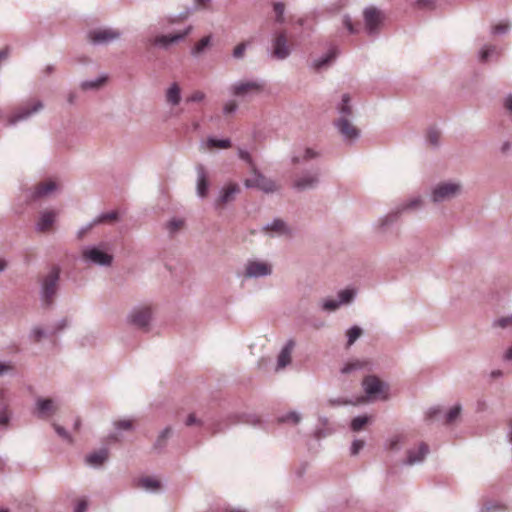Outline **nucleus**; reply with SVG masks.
<instances>
[{"label":"nucleus","instance_id":"1","mask_svg":"<svg viewBox=\"0 0 512 512\" xmlns=\"http://www.w3.org/2000/svg\"><path fill=\"white\" fill-rule=\"evenodd\" d=\"M61 268L53 265L49 271L42 275L39 279L40 283V299L42 303L49 307L54 303L60 286Z\"/></svg>","mask_w":512,"mask_h":512},{"label":"nucleus","instance_id":"2","mask_svg":"<svg viewBox=\"0 0 512 512\" xmlns=\"http://www.w3.org/2000/svg\"><path fill=\"white\" fill-rule=\"evenodd\" d=\"M81 259L87 265L110 267L114 258L109 252L108 245L101 242L98 245L84 246L81 250Z\"/></svg>","mask_w":512,"mask_h":512},{"label":"nucleus","instance_id":"3","mask_svg":"<svg viewBox=\"0 0 512 512\" xmlns=\"http://www.w3.org/2000/svg\"><path fill=\"white\" fill-rule=\"evenodd\" d=\"M462 190L463 186L460 181L439 182L431 189L430 199L435 204L450 201L458 197Z\"/></svg>","mask_w":512,"mask_h":512},{"label":"nucleus","instance_id":"4","mask_svg":"<svg viewBox=\"0 0 512 512\" xmlns=\"http://www.w3.org/2000/svg\"><path fill=\"white\" fill-rule=\"evenodd\" d=\"M320 183V169L312 167L296 173L293 177L291 187L297 192L313 190L318 187Z\"/></svg>","mask_w":512,"mask_h":512},{"label":"nucleus","instance_id":"5","mask_svg":"<svg viewBox=\"0 0 512 512\" xmlns=\"http://www.w3.org/2000/svg\"><path fill=\"white\" fill-rule=\"evenodd\" d=\"M152 307L148 305L134 307L127 315V323L145 332L149 331L152 321Z\"/></svg>","mask_w":512,"mask_h":512},{"label":"nucleus","instance_id":"6","mask_svg":"<svg viewBox=\"0 0 512 512\" xmlns=\"http://www.w3.org/2000/svg\"><path fill=\"white\" fill-rule=\"evenodd\" d=\"M363 389L370 399H383L386 400L387 385L374 375L366 376L362 381Z\"/></svg>","mask_w":512,"mask_h":512},{"label":"nucleus","instance_id":"7","mask_svg":"<svg viewBox=\"0 0 512 512\" xmlns=\"http://www.w3.org/2000/svg\"><path fill=\"white\" fill-rule=\"evenodd\" d=\"M253 176L249 179H246L244 184L247 188H258L264 193H274L277 191V185L275 181L270 178H267L260 171H258L255 166H252Z\"/></svg>","mask_w":512,"mask_h":512},{"label":"nucleus","instance_id":"8","mask_svg":"<svg viewBox=\"0 0 512 512\" xmlns=\"http://www.w3.org/2000/svg\"><path fill=\"white\" fill-rule=\"evenodd\" d=\"M43 108V104L40 100L32 99L27 103L17 107L9 116L10 124H15L18 121L28 119L34 113L40 111Z\"/></svg>","mask_w":512,"mask_h":512},{"label":"nucleus","instance_id":"9","mask_svg":"<svg viewBox=\"0 0 512 512\" xmlns=\"http://www.w3.org/2000/svg\"><path fill=\"white\" fill-rule=\"evenodd\" d=\"M355 290L343 289L338 293V299L326 298L320 303V307L323 311L334 312L341 305L350 304L355 298Z\"/></svg>","mask_w":512,"mask_h":512},{"label":"nucleus","instance_id":"10","mask_svg":"<svg viewBox=\"0 0 512 512\" xmlns=\"http://www.w3.org/2000/svg\"><path fill=\"white\" fill-rule=\"evenodd\" d=\"M264 89V83L259 81H241L231 87L232 94L238 97H246L259 94Z\"/></svg>","mask_w":512,"mask_h":512},{"label":"nucleus","instance_id":"11","mask_svg":"<svg viewBox=\"0 0 512 512\" xmlns=\"http://www.w3.org/2000/svg\"><path fill=\"white\" fill-rule=\"evenodd\" d=\"M272 274V266L264 261L249 260L245 266L246 278H260Z\"/></svg>","mask_w":512,"mask_h":512},{"label":"nucleus","instance_id":"12","mask_svg":"<svg viewBox=\"0 0 512 512\" xmlns=\"http://www.w3.org/2000/svg\"><path fill=\"white\" fill-rule=\"evenodd\" d=\"M290 54V45L284 31L279 32L273 39V51L272 56L276 59H285Z\"/></svg>","mask_w":512,"mask_h":512},{"label":"nucleus","instance_id":"13","mask_svg":"<svg viewBox=\"0 0 512 512\" xmlns=\"http://www.w3.org/2000/svg\"><path fill=\"white\" fill-rule=\"evenodd\" d=\"M383 19V14L374 7L367 8L364 11L365 26L369 34H374L378 31Z\"/></svg>","mask_w":512,"mask_h":512},{"label":"nucleus","instance_id":"14","mask_svg":"<svg viewBox=\"0 0 512 512\" xmlns=\"http://www.w3.org/2000/svg\"><path fill=\"white\" fill-rule=\"evenodd\" d=\"M240 193V187L236 183H230L227 186L223 187L220 192L218 198L215 200V207L222 208L225 205L231 203L235 200L236 195Z\"/></svg>","mask_w":512,"mask_h":512},{"label":"nucleus","instance_id":"15","mask_svg":"<svg viewBox=\"0 0 512 512\" xmlns=\"http://www.w3.org/2000/svg\"><path fill=\"white\" fill-rule=\"evenodd\" d=\"M120 33L112 29H97L89 32V39L94 44L109 43L119 38Z\"/></svg>","mask_w":512,"mask_h":512},{"label":"nucleus","instance_id":"16","mask_svg":"<svg viewBox=\"0 0 512 512\" xmlns=\"http://www.w3.org/2000/svg\"><path fill=\"white\" fill-rule=\"evenodd\" d=\"M57 213L53 210L42 211L35 224V230L37 232H47L51 229L56 221Z\"/></svg>","mask_w":512,"mask_h":512},{"label":"nucleus","instance_id":"17","mask_svg":"<svg viewBox=\"0 0 512 512\" xmlns=\"http://www.w3.org/2000/svg\"><path fill=\"white\" fill-rule=\"evenodd\" d=\"M57 409V404L53 399L38 398L36 400V415L39 418H45L53 415Z\"/></svg>","mask_w":512,"mask_h":512},{"label":"nucleus","instance_id":"18","mask_svg":"<svg viewBox=\"0 0 512 512\" xmlns=\"http://www.w3.org/2000/svg\"><path fill=\"white\" fill-rule=\"evenodd\" d=\"M197 185L196 192L200 198H205L208 194L209 180L205 167L202 164L196 166Z\"/></svg>","mask_w":512,"mask_h":512},{"label":"nucleus","instance_id":"19","mask_svg":"<svg viewBox=\"0 0 512 512\" xmlns=\"http://www.w3.org/2000/svg\"><path fill=\"white\" fill-rule=\"evenodd\" d=\"M190 30H191V27L187 28L183 32L170 34V35L156 36L154 39L151 40V44L156 45V46L167 47L170 44L183 39L186 35L189 34Z\"/></svg>","mask_w":512,"mask_h":512},{"label":"nucleus","instance_id":"20","mask_svg":"<svg viewBox=\"0 0 512 512\" xmlns=\"http://www.w3.org/2000/svg\"><path fill=\"white\" fill-rule=\"evenodd\" d=\"M429 452V447L425 443H421L417 449H410L407 452V459L404 461L407 465H415L424 460Z\"/></svg>","mask_w":512,"mask_h":512},{"label":"nucleus","instance_id":"21","mask_svg":"<svg viewBox=\"0 0 512 512\" xmlns=\"http://www.w3.org/2000/svg\"><path fill=\"white\" fill-rule=\"evenodd\" d=\"M57 189V185L53 181H49L46 183H39L35 186L34 190L31 192L29 199L32 201H36L40 198L46 197Z\"/></svg>","mask_w":512,"mask_h":512},{"label":"nucleus","instance_id":"22","mask_svg":"<svg viewBox=\"0 0 512 512\" xmlns=\"http://www.w3.org/2000/svg\"><path fill=\"white\" fill-rule=\"evenodd\" d=\"M264 229L266 231H271L278 236H291L292 230L282 219H274L272 222L268 223Z\"/></svg>","mask_w":512,"mask_h":512},{"label":"nucleus","instance_id":"23","mask_svg":"<svg viewBox=\"0 0 512 512\" xmlns=\"http://www.w3.org/2000/svg\"><path fill=\"white\" fill-rule=\"evenodd\" d=\"M294 341L288 340L285 346L280 351L277 358V369L285 368L291 362V352L294 348Z\"/></svg>","mask_w":512,"mask_h":512},{"label":"nucleus","instance_id":"24","mask_svg":"<svg viewBox=\"0 0 512 512\" xmlns=\"http://www.w3.org/2000/svg\"><path fill=\"white\" fill-rule=\"evenodd\" d=\"M370 370V362L367 360L354 359L347 362L341 369L342 374H351L356 371Z\"/></svg>","mask_w":512,"mask_h":512},{"label":"nucleus","instance_id":"25","mask_svg":"<svg viewBox=\"0 0 512 512\" xmlns=\"http://www.w3.org/2000/svg\"><path fill=\"white\" fill-rule=\"evenodd\" d=\"M108 459V450L100 449L86 456V463L93 467L101 466Z\"/></svg>","mask_w":512,"mask_h":512},{"label":"nucleus","instance_id":"26","mask_svg":"<svg viewBox=\"0 0 512 512\" xmlns=\"http://www.w3.org/2000/svg\"><path fill=\"white\" fill-rule=\"evenodd\" d=\"M400 210L392 211L391 213L381 217L378 220L377 229L384 233L391 227L399 218Z\"/></svg>","mask_w":512,"mask_h":512},{"label":"nucleus","instance_id":"27","mask_svg":"<svg viewBox=\"0 0 512 512\" xmlns=\"http://www.w3.org/2000/svg\"><path fill=\"white\" fill-rule=\"evenodd\" d=\"M423 135L425 144L428 148H438L441 144L442 133L440 130H424Z\"/></svg>","mask_w":512,"mask_h":512},{"label":"nucleus","instance_id":"28","mask_svg":"<svg viewBox=\"0 0 512 512\" xmlns=\"http://www.w3.org/2000/svg\"><path fill=\"white\" fill-rule=\"evenodd\" d=\"M166 102L172 106H176L181 100V89L177 83H173L166 91Z\"/></svg>","mask_w":512,"mask_h":512},{"label":"nucleus","instance_id":"29","mask_svg":"<svg viewBox=\"0 0 512 512\" xmlns=\"http://www.w3.org/2000/svg\"><path fill=\"white\" fill-rule=\"evenodd\" d=\"M172 434V428L171 427H166L165 429H163L160 434L158 435L156 441L154 442L153 444V449L160 453L162 452L166 445H167V441L169 439V437L171 436Z\"/></svg>","mask_w":512,"mask_h":512},{"label":"nucleus","instance_id":"30","mask_svg":"<svg viewBox=\"0 0 512 512\" xmlns=\"http://www.w3.org/2000/svg\"><path fill=\"white\" fill-rule=\"evenodd\" d=\"M137 486L147 491H157L160 489L161 484L157 479L145 476L138 480Z\"/></svg>","mask_w":512,"mask_h":512},{"label":"nucleus","instance_id":"31","mask_svg":"<svg viewBox=\"0 0 512 512\" xmlns=\"http://www.w3.org/2000/svg\"><path fill=\"white\" fill-rule=\"evenodd\" d=\"M202 145L207 149H226L230 147L231 141L230 139H216L214 137H209Z\"/></svg>","mask_w":512,"mask_h":512},{"label":"nucleus","instance_id":"32","mask_svg":"<svg viewBox=\"0 0 512 512\" xmlns=\"http://www.w3.org/2000/svg\"><path fill=\"white\" fill-rule=\"evenodd\" d=\"M340 139L347 145L355 143L360 138V130H338Z\"/></svg>","mask_w":512,"mask_h":512},{"label":"nucleus","instance_id":"33","mask_svg":"<svg viewBox=\"0 0 512 512\" xmlns=\"http://www.w3.org/2000/svg\"><path fill=\"white\" fill-rule=\"evenodd\" d=\"M319 153L312 148H306L304 150V154L301 156L299 154H294L291 158L293 164H300L302 161H309L311 159L317 158Z\"/></svg>","mask_w":512,"mask_h":512},{"label":"nucleus","instance_id":"34","mask_svg":"<svg viewBox=\"0 0 512 512\" xmlns=\"http://www.w3.org/2000/svg\"><path fill=\"white\" fill-rule=\"evenodd\" d=\"M362 333L363 331L359 326L354 325L351 328H349L346 332V347L349 348L350 346H352L356 342V340L362 335Z\"/></svg>","mask_w":512,"mask_h":512},{"label":"nucleus","instance_id":"35","mask_svg":"<svg viewBox=\"0 0 512 512\" xmlns=\"http://www.w3.org/2000/svg\"><path fill=\"white\" fill-rule=\"evenodd\" d=\"M370 421V417L367 415H361L357 416L352 419L350 428L354 432H359L364 428L365 425H367Z\"/></svg>","mask_w":512,"mask_h":512},{"label":"nucleus","instance_id":"36","mask_svg":"<svg viewBox=\"0 0 512 512\" xmlns=\"http://www.w3.org/2000/svg\"><path fill=\"white\" fill-rule=\"evenodd\" d=\"M336 55L337 50L335 48L331 49L324 58L314 62V68L316 70H320L321 68L329 64L336 57Z\"/></svg>","mask_w":512,"mask_h":512},{"label":"nucleus","instance_id":"37","mask_svg":"<svg viewBox=\"0 0 512 512\" xmlns=\"http://www.w3.org/2000/svg\"><path fill=\"white\" fill-rule=\"evenodd\" d=\"M461 405L457 404L453 406L446 414H445V424L453 423L461 413Z\"/></svg>","mask_w":512,"mask_h":512},{"label":"nucleus","instance_id":"38","mask_svg":"<svg viewBox=\"0 0 512 512\" xmlns=\"http://www.w3.org/2000/svg\"><path fill=\"white\" fill-rule=\"evenodd\" d=\"M421 206H422L421 197H415V198L407 201L406 203L402 204L399 208H397V210H400V213H401L402 211L417 209V208H420Z\"/></svg>","mask_w":512,"mask_h":512},{"label":"nucleus","instance_id":"39","mask_svg":"<svg viewBox=\"0 0 512 512\" xmlns=\"http://www.w3.org/2000/svg\"><path fill=\"white\" fill-rule=\"evenodd\" d=\"M117 431H131L133 430V421L129 419L117 420L113 423Z\"/></svg>","mask_w":512,"mask_h":512},{"label":"nucleus","instance_id":"40","mask_svg":"<svg viewBox=\"0 0 512 512\" xmlns=\"http://www.w3.org/2000/svg\"><path fill=\"white\" fill-rule=\"evenodd\" d=\"M118 218V214L115 211L102 213L94 219V224H100L108 221H115Z\"/></svg>","mask_w":512,"mask_h":512},{"label":"nucleus","instance_id":"41","mask_svg":"<svg viewBox=\"0 0 512 512\" xmlns=\"http://www.w3.org/2000/svg\"><path fill=\"white\" fill-rule=\"evenodd\" d=\"M504 509H505L504 505H502L500 503L488 501L483 504L480 512H497V511H501Z\"/></svg>","mask_w":512,"mask_h":512},{"label":"nucleus","instance_id":"42","mask_svg":"<svg viewBox=\"0 0 512 512\" xmlns=\"http://www.w3.org/2000/svg\"><path fill=\"white\" fill-rule=\"evenodd\" d=\"M493 327L506 329L512 327V314L509 316L501 317L493 321Z\"/></svg>","mask_w":512,"mask_h":512},{"label":"nucleus","instance_id":"43","mask_svg":"<svg viewBox=\"0 0 512 512\" xmlns=\"http://www.w3.org/2000/svg\"><path fill=\"white\" fill-rule=\"evenodd\" d=\"M183 224V220L174 218L167 223L166 228L170 234H174L183 226Z\"/></svg>","mask_w":512,"mask_h":512},{"label":"nucleus","instance_id":"44","mask_svg":"<svg viewBox=\"0 0 512 512\" xmlns=\"http://www.w3.org/2000/svg\"><path fill=\"white\" fill-rule=\"evenodd\" d=\"M301 420V416L297 412H289L286 415L279 418L280 422H292L294 424H298Z\"/></svg>","mask_w":512,"mask_h":512},{"label":"nucleus","instance_id":"45","mask_svg":"<svg viewBox=\"0 0 512 512\" xmlns=\"http://www.w3.org/2000/svg\"><path fill=\"white\" fill-rule=\"evenodd\" d=\"M210 36L203 37L200 41L196 43V45L193 48L194 54L201 53L209 44H210Z\"/></svg>","mask_w":512,"mask_h":512},{"label":"nucleus","instance_id":"46","mask_svg":"<svg viewBox=\"0 0 512 512\" xmlns=\"http://www.w3.org/2000/svg\"><path fill=\"white\" fill-rule=\"evenodd\" d=\"M247 45V42H241L237 44L233 49V57L236 59L243 58L246 52Z\"/></svg>","mask_w":512,"mask_h":512},{"label":"nucleus","instance_id":"47","mask_svg":"<svg viewBox=\"0 0 512 512\" xmlns=\"http://www.w3.org/2000/svg\"><path fill=\"white\" fill-rule=\"evenodd\" d=\"M106 81V78L102 77L97 79L96 81H86L82 83V88L84 90L87 89H97L99 88L104 82Z\"/></svg>","mask_w":512,"mask_h":512},{"label":"nucleus","instance_id":"48","mask_svg":"<svg viewBox=\"0 0 512 512\" xmlns=\"http://www.w3.org/2000/svg\"><path fill=\"white\" fill-rule=\"evenodd\" d=\"M206 95L203 91L196 90L192 92L187 98V102H201L205 99Z\"/></svg>","mask_w":512,"mask_h":512},{"label":"nucleus","instance_id":"49","mask_svg":"<svg viewBox=\"0 0 512 512\" xmlns=\"http://www.w3.org/2000/svg\"><path fill=\"white\" fill-rule=\"evenodd\" d=\"M30 336L35 342H39L46 336V332L41 327L36 326L31 330Z\"/></svg>","mask_w":512,"mask_h":512},{"label":"nucleus","instance_id":"50","mask_svg":"<svg viewBox=\"0 0 512 512\" xmlns=\"http://www.w3.org/2000/svg\"><path fill=\"white\" fill-rule=\"evenodd\" d=\"M53 427H54L56 433L61 438H63L64 440H66L69 443H72V438H71L70 434L66 431V429L64 427H62L60 425H57V424H53Z\"/></svg>","mask_w":512,"mask_h":512},{"label":"nucleus","instance_id":"51","mask_svg":"<svg viewBox=\"0 0 512 512\" xmlns=\"http://www.w3.org/2000/svg\"><path fill=\"white\" fill-rule=\"evenodd\" d=\"M364 445L365 442L363 440H354L350 448L351 455H357L360 452V450L364 447Z\"/></svg>","mask_w":512,"mask_h":512},{"label":"nucleus","instance_id":"52","mask_svg":"<svg viewBox=\"0 0 512 512\" xmlns=\"http://www.w3.org/2000/svg\"><path fill=\"white\" fill-rule=\"evenodd\" d=\"M284 9H285V7H284L283 3H275L274 4V11L276 13V21L277 22H280V23L283 22Z\"/></svg>","mask_w":512,"mask_h":512},{"label":"nucleus","instance_id":"53","mask_svg":"<svg viewBox=\"0 0 512 512\" xmlns=\"http://www.w3.org/2000/svg\"><path fill=\"white\" fill-rule=\"evenodd\" d=\"M328 405L331 406V407H335V406H342V405H348V404H351L352 401L350 400H347L345 398H331L327 401Z\"/></svg>","mask_w":512,"mask_h":512},{"label":"nucleus","instance_id":"54","mask_svg":"<svg viewBox=\"0 0 512 512\" xmlns=\"http://www.w3.org/2000/svg\"><path fill=\"white\" fill-rule=\"evenodd\" d=\"M10 419L11 413L7 410V408L0 412V426H8Z\"/></svg>","mask_w":512,"mask_h":512},{"label":"nucleus","instance_id":"55","mask_svg":"<svg viewBox=\"0 0 512 512\" xmlns=\"http://www.w3.org/2000/svg\"><path fill=\"white\" fill-rule=\"evenodd\" d=\"M442 413L441 408L439 407H432L426 412V420H434Z\"/></svg>","mask_w":512,"mask_h":512},{"label":"nucleus","instance_id":"56","mask_svg":"<svg viewBox=\"0 0 512 512\" xmlns=\"http://www.w3.org/2000/svg\"><path fill=\"white\" fill-rule=\"evenodd\" d=\"M509 28L508 23L500 22L492 27L493 34H502L505 33Z\"/></svg>","mask_w":512,"mask_h":512},{"label":"nucleus","instance_id":"57","mask_svg":"<svg viewBox=\"0 0 512 512\" xmlns=\"http://www.w3.org/2000/svg\"><path fill=\"white\" fill-rule=\"evenodd\" d=\"M237 106L238 105H237L236 101H234V100L227 102L223 108L224 114L229 115V114L233 113L237 109Z\"/></svg>","mask_w":512,"mask_h":512},{"label":"nucleus","instance_id":"58","mask_svg":"<svg viewBox=\"0 0 512 512\" xmlns=\"http://www.w3.org/2000/svg\"><path fill=\"white\" fill-rule=\"evenodd\" d=\"M67 326H68V320L66 318H63V319L59 320L57 323H55L53 333L54 334L58 333V332L62 331L63 329H65Z\"/></svg>","mask_w":512,"mask_h":512},{"label":"nucleus","instance_id":"59","mask_svg":"<svg viewBox=\"0 0 512 512\" xmlns=\"http://www.w3.org/2000/svg\"><path fill=\"white\" fill-rule=\"evenodd\" d=\"M494 51H495L494 46H487V47L483 48L480 53L481 61H486L488 59L489 55Z\"/></svg>","mask_w":512,"mask_h":512},{"label":"nucleus","instance_id":"60","mask_svg":"<svg viewBox=\"0 0 512 512\" xmlns=\"http://www.w3.org/2000/svg\"><path fill=\"white\" fill-rule=\"evenodd\" d=\"M13 365L10 363H2L0 362V376H3L6 373H10L13 371Z\"/></svg>","mask_w":512,"mask_h":512},{"label":"nucleus","instance_id":"61","mask_svg":"<svg viewBox=\"0 0 512 512\" xmlns=\"http://www.w3.org/2000/svg\"><path fill=\"white\" fill-rule=\"evenodd\" d=\"M88 507V502L85 499L80 500L73 512H86Z\"/></svg>","mask_w":512,"mask_h":512},{"label":"nucleus","instance_id":"62","mask_svg":"<svg viewBox=\"0 0 512 512\" xmlns=\"http://www.w3.org/2000/svg\"><path fill=\"white\" fill-rule=\"evenodd\" d=\"M349 101H350L349 95H347V94L343 95V97H342V106H341V111L343 113H349L350 112V108L348 106Z\"/></svg>","mask_w":512,"mask_h":512},{"label":"nucleus","instance_id":"63","mask_svg":"<svg viewBox=\"0 0 512 512\" xmlns=\"http://www.w3.org/2000/svg\"><path fill=\"white\" fill-rule=\"evenodd\" d=\"M185 424H186L187 426H192V425H195V424H197V425H201L202 423H201V421H200L199 419H197V418H196V416L192 413V414H189V415H188V417H187V419H186Z\"/></svg>","mask_w":512,"mask_h":512},{"label":"nucleus","instance_id":"64","mask_svg":"<svg viewBox=\"0 0 512 512\" xmlns=\"http://www.w3.org/2000/svg\"><path fill=\"white\" fill-rule=\"evenodd\" d=\"M343 23L344 25L346 26V28L348 29V31L350 33H356L357 32V29H355L353 23L351 22V19L349 17H345L344 20H343Z\"/></svg>","mask_w":512,"mask_h":512}]
</instances>
